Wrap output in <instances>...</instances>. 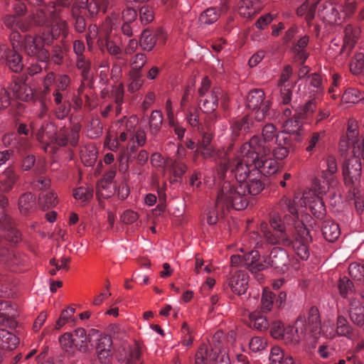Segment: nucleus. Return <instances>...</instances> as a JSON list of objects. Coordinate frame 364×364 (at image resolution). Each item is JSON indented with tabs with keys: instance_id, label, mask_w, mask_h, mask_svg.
Returning a JSON list of instances; mask_svg holds the SVG:
<instances>
[{
	"instance_id": "obj_1",
	"label": "nucleus",
	"mask_w": 364,
	"mask_h": 364,
	"mask_svg": "<svg viewBox=\"0 0 364 364\" xmlns=\"http://www.w3.org/2000/svg\"><path fill=\"white\" fill-rule=\"evenodd\" d=\"M242 158L228 156L221 161L217 171L216 183L218 186V205L220 202L235 210H242L247 206V195L250 194L249 182L254 165L241 151Z\"/></svg>"
},
{
	"instance_id": "obj_2",
	"label": "nucleus",
	"mask_w": 364,
	"mask_h": 364,
	"mask_svg": "<svg viewBox=\"0 0 364 364\" xmlns=\"http://www.w3.org/2000/svg\"><path fill=\"white\" fill-rule=\"evenodd\" d=\"M299 220L295 200L284 196L270 213L269 223L272 230L266 226L261 227L262 237L269 245L289 247L291 242L288 226L293 225L295 228V223Z\"/></svg>"
},
{
	"instance_id": "obj_3",
	"label": "nucleus",
	"mask_w": 364,
	"mask_h": 364,
	"mask_svg": "<svg viewBox=\"0 0 364 364\" xmlns=\"http://www.w3.org/2000/svg\"><path fill=\"white\" fill-rule=\"evenodd\" d=\"M242 152L247 157L248 161L254 165L253 171L250 175L249 182V191L251 192L252 196L259 194L264 189V183L261 178L262 175L264 176H271L275 173L278 169L279 166L277 162L270 158L267 157L269 153H263L248 150Z\"/></svg>"
},
{
	"instance_id": "obj_4",
	"label": "nucleus",
	"mask_w": 364,
	"mask_h": 364,
	"mask_svg": "<svg viewBox=\"0 0 364 364\" xmlns=\"http://www.w3.org/2000/svg\"><path fill=\"white\" fill-rule=\"evenodd\" d=\"M66 23L63 22L61 27H53L51 31L43 32L36 36L26 35L21 43V47L25 53L35 59L47 62L50 58V52L46 48L53 44L54 41L58 38L59 34L65 28Z\"/></svg>"
},
{
	"instance_id": "obj_5",
	"label": "nucleus",
	"mask_w": 364,
	"mask_h": 364,
	"mask_svg": "<svg viewBox=\"0 0 364 364\" xmlns=\"http://www.w3.org/2000/svg\"><path fill=\"white\" fill-rule=\"evenodd\" d=\"M284 135L277 134L276 127L272 124H267L263 127L262 136H253L248 142L245 143L242 146V151L252 150L253 152L260 151L270 153L272 146L282 140Z\"/></svg>"
},
{
	"instance_id": "obj_6",
	"label": "nucleus",
	"mask_w": 364,
	"mask_h": 364,
	"mask_svg": "<svg viewBox=\"0 0 364 364\" xmlns=\"http://www.w3.org/2000/svg\"><path fill=\"white\" fill-rule=\"evenodd\" d=\"M311 241L309 230L305 227L302 221L295 223V232L293 238L291 237L289 247H291L298 257L303 260H306L309 257V243Z\"/></svg>"
},
{
	"instance_id": "obj_7",
	"label": "nucleus",
	"mask_w": 364,
	"mask_h": 364,
	"mask_svg": "<svg viewBox=\"0 0 364 364\" xmlns=\"http://www.w3.org/2000/svg\"><path fill=\"white\" fill-rule=\"evenodd\" d=\"M38 6L35 12L29 16L30 23H28L29 27L32 25L38 26H48L59 16L60 9L63 6H58L54 1L53 6L43 4V1L38 5H33Z\"/></svg>"
},
{
	"instance_id": "obj_8",
	"label": "nucleus",
	"mask_w": 364,
	"mask_h": 364,
	"mask_svg": "<svg viewBox=\"0 0 364 364\" xmlns=\"http://www.w3.org/2000/svg\"><path fill=\"white\" fill-rule=\"evenodd\" d=\"M220 100L221 107L225 110L228 109L227 102L228 97L220 87H213L206 97L201 98L199 102L200 109L205 113H212L215 111Z\"/></svg>"
},
{
	"instance_id": "obj_9",
	"label": "nucleus",
	"mask_w": 364,
	"mask_h": 364,
	"mask_svg": "<svg viewBox=\"0 0 364 364\" xmlns=\"http://www.w3.org/2000/svg\"><path fill=\"white\" fill-rule=\"evenodd\" d=\"M306 333V318L299 316L295 321L294 326H288L285 327L281 340L287 345L295 346L304 338Z\"/></svg>"
},
{
	"instance_id": "obj_10",
	"label": "nucleus",
	"mask_w": 364,
	"mask_h": 364,
	"mask_svg": "<svg viewBox=\"0 0 364 364\" xmlns=\"http://www.w3.org/2000/svg\"><path fill=\"white\" fill-rule=\"evenodd\" d=\"M362 174V163L358 157L348 159L343 166V176L345 184L353 187L359 181Z\"/></svg>"
},
{
	"instance_id": "obj_11",
	"label": "nucleus",
	"mask_w": 364,
	"mask_h": 364,
	"mask_svg": "<svg viewBox=\"0 0 364 364\" xmlns=\"http://www.w3.org/2000/svg\"><path fill=\"white\" fill-rule=\"evenodd\" d=\"M259 252L256 250L251 251L249 254L240 256L232 255L230 258L232 265H244L252 273H257L264 269L265 264L259 262Z\"/></svg>"
},
{
	"instance_id": "obj_12",
	"label": "nucleus",
	"mask_w": 364,
	"mask_h": 364,
	"mask_svg": "<svg viewBox=\"0 0 364 364\" xmlns=\"http://www.w3.org/2000/svg\"><path fill=\"white\" fill-rule=\"evenodd\" d=\"M348 314L355 325H364V294H355L350 298Z\"/></svg>"
},
{
	"instance_id": "obj_13",
	"label": "nucleus",
	"mask_w": 364,
	"mask_h": 364,
	"mask_svg": "<svg viewBox=\"0 0 364 364\" xmlns=\"http://www.w3.org/2000/svg\"><path fill=\"white\" fill-rule=\"evenodd\" d=\"M166 40V34L162 29H157L154 33L145 29L141 35L139 46L144 50L151 51L157 42L163 44Z\"/></svg>"
},
{
	"instance_id": "obj_14",
	"label": "nucleus",
	"mask_w": 364,
	"mask_h": 364,
	"mask_svg": "<svg viewBox=\"0 0 364 364\" xmlns=\"http://www.w3.org/2000/svg\"><path fill=\"white\" fill-rule=\"evenodd\" d=\"M25 9L26 6L23 4H16L14 6V10L17 16L6 15L4 19L6 26L14 31L18 28L22 31H28L29 29V25L23 22L20 18V16L24 14Z\"/></svg>"
},
{
	"instance_id": "obj_15",
	"label": "nucleus",
	"mask_w": 364,
	"mask_h": 364,
	"mask_svg": "<svg viewBox=\"0 0 364 364\" xmlns=\"http://www.w3.org/2000/svg\"><path fill=\"white\" fill-rule=\"evenodd\" d=\"M265 264L264 268L271 266L275 269L283 270L289 263V257L287 252L281 247H274L269 257L262 262Z\"/></svg>"
},
{
	"instance_id": "obj_16",
	"label": "nucleus",
	"mask_w": 364,
	"mask_h": 364,
	"mask_svg": "<svg viewBox=\"0 0 364 364\" xmlns=\"http://www.w3.org/2000/svg\"><path fill=\"white\" fill-rule=\"evenodd\" d=\"M291 70L292 68L290 65L285 66V68L283 73L281 74L279 80L278 82V85L280 87L281 102L284 105H288L291 100V89L294 87V85H290L289 83L287 84L291 76Z\"/></svg>"
},
{
	"instance_id": "obj_17",
	"label": "nucleus",
	"mask_w": 364,
	"mask_h": 364,
	"mask_svg": "<svg viewBox=\"0 0 364 364\" xmlns=\"http://www.w3.org/2000/svg\"><path fill=\"white\" fill-rule=\"evenodd\" d=\"M226 284L233 293L242 295L248 288V275L244 271L236 272L228 279Z\"/></svg>"
},
{
	"instance_id": "obj_18",
	"label": "nucleus",
	"mask_w": 364,
	"mask_h": 364,
	"mask_svg": "<svg viewBox=\"0 0 364 364\" xmlns=\"http://www.w3.org/2000/svg\"><path fill=\"white\" fill-rule=\"evenodd\" d=\"M98 331L95 329H91L89 334L87 335L86 331L82 328H78L72 333L74 346L82 353L88 351L87 343H90V336H93L98 334Z\"/></svg>"
},
{
	"instance_id": "obj_19",
	"label": "nucleus",
	"mask_w": 364,
	"mask_h": 364,
	"mask_svg": "<svg viewBox=\"0 0 364 364\" xmlns=\"http://www.w3.org/2000/svg\"><path fill=\"white\" fill-rule=\"evenodd\" d=\"M301 116L295 114L294 118L287 119L284 123V129L286 134H289L287 136L296 142L301 141V131L302 127Z\"/></svg>"
},
{
	"instance_id": "obj_20",
	"label": "nucleus",
	"mask_w": 364,
	"mask_h": 364,
	"mask_svg": "<svg viewBox=\"0 0 364 364\" xmlns=\"http://www.w3.org/2000/svg\"><path fill=\"white\" fill-rule=\"evenodd\" d=\"M112 340L107 335H100L97 339L96 351L101 362H107L112 356Z\"/></svg>"
},
{
	"instance_id": "obj_21",
	"label": "nucleus",
	"mask_w": 364,
	"mask_h": 364,
	"mask_svg": "<svg viewBox=\"0 0 364 364\" xmlns=\"http://www.w3.org/2000/svg\"><path fill=\"white\" fill-rule=\"evenodd\" d=\"M345 37L343 40V45L341 48L340 53L348 56L352 49L354 48L357 40L358 39L360 31L352 26L348 25L345 28Z\"/></svg>"
},
{
	"instance_id": "obj_22",
	"label": "nucleus",
	"mask_w": 364,
	"mask_h": 364,
	"mask_svg": "<svg viewBox=\"0 0 364 364\" xmlns=\"http://www.w3.org/2000/svg\"><path fill=\"white\" fill-rule=\"evenodd\" d=\"M309 329L312 336L317 337L323 331L318 309L312 306L308 313L307 321L306 320V328Z\"/></svg>"
},
{
	"instance_id": "obj_23",
	"label": "nucleus",
	"mask_w": 364,
	"mask_h": 364,
	"mask_svg": "<svg viewBox=\"0 0 364 364\" xmlns=\"http://www.w3.org/2000/svg\"><path fill=\"white\" fill-rule=\"evenodd\" d=\"M262 5L259 0H241L238 3V13L246 18H250L257 14Z\"/></svg>"
},
{
	"instance_id": "obj_24",
	"label": "nucleus",
	"mask_w": 364,
	"mask_h": 364,
	"mask_svg": "<svg viewBox=\"0 0 364 364\" xmlns=\"http://www.w3.org/2000/svg\"><path fill=\"white\" fill-rule=\"evenodd\" d=\"M57 133L56 126L51 123H46L41 126L36 133V139L43 144L50 145L53 142L55 134Z\"/></svg>"
},
{
	"instance_id": "obj_25",
	"label": "nucleus",
	"mask_w": 364,
	"mask_h": 364,
	"mask_svg": "<svg viewBox=\"0 0 364 364\" xmlns=\"http://www.w3.org/2000/svg\"><path fill=\"white\" fill-rule=\"evenodd\" d=\"M222 6L220 9L217 7H210L201 13L199 21L201 24H212L215 23L220 16L221 13L228 10L226 1L221 3Z\"/></svg>"
},
{
	"instance_id": "obj_26",
	"label": "nucleus",
	"mask_w": 364,
	"mask_h": 364,
	"mask_svg": "<svg viewBox=\"0 0 364 364\" xmlns=\"http://www.w3.org/2000/svg\"><path fill=\"white\" fill-rule=\"evenodd\" d=\"M353 333V328L348 321L347 318L342 316L338 315L336 319V331H331L327 336L333 338L336 334L339 336L350 337Z\"/></svg>"
},
{
	"instance_id": "obj_27",
	"label": "nucleus",
	"mask_w": 364,
	"mask_h": 364,
	"mask_svg": "<svg viewBox=\"0 0 364 364\" xmlns=\"http://www.w3.org/2000/svg\"><path fill=\"white\" fill-rule=\"evenodd\" d=\"M321 0H305L297 9L296 14L299 16L304 17L308 23L314 18L316 8Z\"/></svg>"
},
{
	"instance_id": "obj_28",
	"label": "nucleus",
	"mask_w": 364,
	"mask_h": 364,
	"mask_svg": "<svg viewBox=\"0 0 364 364\" xmlns=\"http://www.w3.org/2000/svg\"><path fill=\"white\" fill-rule=\"evenodd\" d=\"M307 198V193H304V205L309 207L312 215H314L316 218H322L326 213V208L322 199L317 196L315 197L311 201H306Z\"/></svg>"
},
{
	"instance_id": "obj_29",
	"label": "nucleus",
	"mask_w": 364,
	"mask_h": 364,
	"mask_svg": "<svg viewBox=\"0 0 364 364\" xmlns=\"http://www.w3.org/2000/svg\"><path fill=\"white\" fill-rule=\"evenodd\" d=\"M14 73H20L24 66L22 56L15 50L10 49L4 64Z\"/></svg>"
},
{
	"instance_id": "obj_30",
	"label": "nucleus",
	"mask_w": 364,
	"mask_h": 364,
	"mask_svg": "<svg viewBox=\"0 0 364 364\" xmlns=\"http://www.w3.org/2000/svg\"><path fill=\"white\" fill-rule=\"evenodd\" d=\"M44 171L45 167L43 164L38 162L35 168H33V173L36 175V178H34L31 182L32 188L34 190H44L50 186V180L46 177L40 176L44 173Z\"/></svg>"
},
{
	"instance_id": "obj_31",
	"label": "nucleus",
	"mask_w": 364,
	"mask_h": 364,
	"mask_svg": "<svg viewBox=\"0 0 364 364\" xmlns=\"http://www.w3.org/2000/svg\"><path fill=\"white\" fill-rule=\"evenodd\" d=\"M18 343L19 338L15 334L6 329L0 328V350H14Z\"/></svg>"
},
{
	"instance_id": "obj_32",
	"label": "nucleus",
	"mask_w": 364,
	"mask_h": 364,
	"mask_svg": "<svg viewBox=\"0 0 364 364\" xmlns=\"http://www.w3.org/2000/svg\"><path fill=\"white\" fill-rule=\"evenodd\" d=\"M4 179L0 181V193L9 191L18 179V175L13 166L7 167L3 172Z\"/></svg>"
},
{
	"instance_id": "obj_33",
	"label": "nucleus",
	"mask_w": 364,
	"mask_h": 364,
	"mask_svg": "<svg viewBox=\"0 0 364 364\" xmlns=\"http://www.w3.org/2000/svg\"><path fill=\"white\" fill-rule=\"evenodd\" d=\"M252 126V121L247 116L235 120L231 125L232 138L235 139L241 134L248 132Z\"/></svg>"
},
{
	"instance_id": "obj_34",
	"label": "nucleus",
	"mask_w": 364,
	"mask_h": 364,
	"mask_svg": "<svg viewBox=\"0 0 364 364\" xmlns=\"http://www.w3.org/2000/svg\"><path fill=\"white\" fill-rule=\"evenodd\" d=\"M9 88L13 92L14 96L20 100L28 101L32 97L31 88L16 80H14Z\"/></svg>"
},
{
	"instance_id": "obj_35",
	"label": "nucleus",
	"mask_w": 364,
	"mask_h": 364,
	"mask_svg": "<svg viewBox=\"0 0 364 364\" xmlns=\"http://www.w3.org/2000/svg\"><path fill=\"white\" fill-rule=\"evenodd\" d=\"M196 152L200 154L204 159H212L220 165L221 161H224L225 158L228 157L226 151L216 150L212 146L201 147V149H196Z\"/></svg>"
},
{
	"instance_id": "obj_36",
	"label": "nucleus",
	"mask_w": 364,
	"mask_h": 364,
	"mask_svg": "<svg viewBox=\"0 0 364 364\" xmlns=\"http://www.w3.org/2000/svg\"><path fill=\"white\" fill-rule=\"evenodd\" d=\"M267 102L269 101H264V92L261 89H255L250 91L246 97L247 107L252 110L257 109L264 102Z\"/></svg>"
},
{
	"instance_id": "obj_37",
	"label": "nucleus",
	"mask_w": 364,
	"mask_h": 364,
	"mask_svg": "<svg viewBox=\"0 0 364 364\" xmlns=\"http://www.w3.org/2000/svg\"><path fill=\"white\" fill-rule=\"evenodd\" d=\"M291 139L286 136H283L282 140H279L275 147L272 146L271 151L275 159L278 160L284 159L289 154V148L291 146Z\"/></svg>"
},
{
	"instance_id": "obj_38",
	"label": "nucleus",
	"mask_w": 364,
	"mask_h": 364,
	"mask_svg": "<svg viewBox=\"0 0 364 364\" xmlns=\"http://www.w3.org/2000/svg\"><path fill=\"white\" fill-rule=\"evenodd\" d=\"M322 233L327 241L333 242L340 236V228L336 223L326 220L323 223Z\"/></svg>"
},
{
	"instance_id": "obj_39",
	"label": "nucleus",
	"mask_w": 364,
	"mask_h": 364,
	"mask_svg": "<svg viewBox=\"0 0 364 364\" xmlns=\"http://www.w3.org/2000/svg\"><path fill=\"white\" fill-rule=\"evenodd\" d=\"M215 359L213 350L210 349L205 344H202L199 347L195 356L196 364H212L213 360Z\"/></svg>"
},
{
	"instance_id": "obj_40",
	"label": "nucleus",
	"mask_w": 364,
	"mask_h": 364,
	"mask_svg": "<svg viewBox=\"0 0 364 364\" xmlns=\"http://www.w3.org/2000/svg\"><path fill=\"white\" fill-rule=\"evenodd\" d=\"M249 326L260 331H265L269 326L268 320L262 315L261 311H254L249 316Z\"/></svg>"
},
{
	"instance_id": "obj_41",
	"label": "nucleus",
	"mask_w": 364,
	"mask_h": 364,
	"mask_svg": "<svg viewBox=\"0 0 364 364\" xmlns=\"http://www.w3.org/2000/svg\"><path fill=\"white\" fill-rule=\"evenodd\" d=\"M36 204V197L31 193L27 192L21 196L18 200V208L22 214L26 215L33 210Z\"/></svg>"
},
{
	"instance_id": "obj_42",
	"label": "nucleus",
	"mask_w": 364,
	"mask_h": 364,
	"mask_svg": "<svg viewBox=\"0 0 364 364\" xmlns=\"http://www.w3.org/2000/svg\"><path fill=\"white\" fill-rule=\"evenodd\" d=\"M58 203V196L53 191H42L38 196V205L43 210L55 207Z\"/></svg>"
},
{
	"instance_id": "obj_43",
	"label": "nucleus",
	"mask_w": 364,
	"mask_h": 364,
	"mask_svg": "<svg viewBox=\"0 0 364 364\" xmlns=\"http://www.w3.org/2000/svg\"><path fill=\"white\" fill-rule=\"evenodd\" d=\"M338 287L341 295L344 298H348L350 301V297H353L354 294H360L359 292L354 291V287L352 282L344 277L338 281Z\"/></svg>"
},
{
	"instance_id": "obj_44",
	"label": "nucleus",
	"mask_w": 364,
	"mask_h": 364,
	"mask_svg": "<svg viewBox=\"0 0 364 364\" xmlns=\"http://www.w3.org/2000/svg\"><path fill=\"white\" fill-rule=\"evenodd\" d=\"M275 294L268 289H264L261 296L260 310L262 313L269 312L274 305Z\"/></svg>"
},
{
	"instance_id": "obj_45",
	"label": "nucleus",
	"mask_w": 364,
	"mask_h": 364,
	"mask_svg": "<svg viewBox=\"0 0 364 364\" xmlns=\"http://www.w3.org/2000/svg\"><path fill=\"white\" fill-rule=\"evenodd\" d=\"M8 225H2L0 229L5 232L4 236L9 242L17 243L21 240V234L14 226L11 220L8 223Z\"/></svg>"
},
{
	"instance_id": "obj_46",
	"label": "nucleus",
	"mask_w": 364,
	"mask_h": 364,
	"mask_svg": "<svg viewBox=\"0 0 364 364\" xmlns=\"http://www.w3.org/2000/svg\"><path fill=\"white\" fill-rule=\"evenodd\" d=\"M321 177L323 178V181L318 178L314 179L313 181V188L314 190L315 194L317 195L325 193L328 188V186L333 181L327 176L326 172H322Z\"/></svg>"
},
{
	"instance_id": "obj_47",
	"label": "nucleus",
	"mask_w": 364,
	"mask_h": 364,
	"mask_svg": "<svg viewBox=\"0 0 364 364\" xmlns=\"http://www.w3.org/2000/svg\"><path fill=\"white\" fill-rule=\"evenodd\" d=\"M73 196L75 199L80 200L81 203H87L93 196V190L89 186H80L73 191Z\"/></svg>"
},
{
	"instance_id": "obj_48",
	"label": "nucleus",
	"mask_w": 364,
	"mask_h": 364,
	"mask_svg": "<svg viewBox=\"0 0 364 364\" xmlns=\"http://www.w3.org/2000/svg\"><path fill=\"white\" fill-rule=\"evenodd\" d=\"M72 17L74 20L75 29L77 33H83L87 27V23L85 18V13L77 11L76 9L71 10Z\"/></svg>"
},
{
	"instance_id": "obj_49",
	"label": "nucleus",
	"mask_w": 364,
	"mask_h": 364,
	"mask_svg": "<svg viewBox=\"0 0 364 364\" xmlns=\"http://www.w3.org/2000/svg\"><path fill=\"white\" fill-rule=\"evenodd\" d=\"M347 141L346 146H353V149H358V151H361L364 147V141L363 139L360 136L359 131L353 132H347ZM354 153H356V151L353 150Z\"/></svg>"
},
{
	"instance_id": "obj_50",
	"label": "nucleus",
	"mask_w": 364,
	"mask_h": 364,
	"mask_svg": "<svg viewBox=\"0 0 364 364\" xmlns=\"http://www.w3.org/2000/svg\"><path fill=\"white\" fill-rule=\"evenodd\" d=\"M348 273L354 280L364 283V261L361 264L351 263L348 267Z\"/></svg>"
},
{
	"instance_id": "obj_51",
	"label": "nucleus",
	"mask_w": 364,
	"mask_h": 364,
	"mask_svg": "<svg viewBox=\"0 0 364 364\" xmlns=\"http://www.w3.org/2000/svg\"><path fill=\"white\" fill-rule=\"evenodd\" d=\"M26 262L27 258L26 256L18 252H12V256L10 257L7 266L12 268L14 271H16L23 267Z\"/></svg>"
},
{
	"instance_id": "obj_52",
	"label": "nucleus",
	"mask_w": 364,
	"mask_h": 364,
	"mask_svg": "<svg viewBox=\"0 0 364 364\" xmlns=\"http://www.w3.org/2000/svg\"><path fill=\"white\" fill-rule=\"evenodd\" d=\"M129 90L132 92L137 91L144 84L141 73L139 70H131Z\"/></svg>"
},
{
	"instance_id": "obj_53",
	"label": "nucleus",
	"mask_w": 364,
	"mask_h": 364,
	"mask_svg": "<svg viewBox=\"0 0 364 364\" xmlns=\"http://www.w3.org/2000/svg\"><path fill=\"white\" fill-rule=\"evenodd\" d=\"M109 7V6H102L100 0H92L91 2H89L87 6L85 7V15L87 12L90 16L93 17L96 16L100 11H102L105 14Z\"/></svg>"
},
{
	"instance_id": "obj_54",
	"label": "nucleus",
	"mask_w": 364,
	"mask_h": 364,
	"mask_svg": "<svg viewBox=\"0 0 364 364\" xmlns=\"http://www.w3.org/2000/svg\"><path fill=\"white\" fill-rule=\"evenodd\" d=\"M76 66L82 71V77L87 79L91 67L90 59L86 58L85 55L76 57Z\"/></svg>"
},
{
	"instance_id": "obj_55",
	"label": "nucleus",
	"mask_w": 364,
	"mask_h": 364,
	"mask_svg": "<svg viewBox=\"0 0 364 364\" xmlns=\"http://www.w3.org/2000/svg\"><path fill=\"white\" fill-rule=\"evenodd\" d=\"M162 113L159 110H154L151 112L149 119V126L153 134L156 133L162 124Z\"/></svg>"
},
{
	"instance_id": "obj_56",
	"label": "nucleus",
	"mask_w": 364,
	"mask_h": 364,
	"mask_svg": "<svg viewBox=\"0 0 364 364\" xmlns=\"http://www.w3.org/2000/svg\"><path fill=\"white\" fill-rule=\"evenodd\" d=\"M8 205L7 198L0 193V227L8 225V223L11 220L7 213L6 207Z\"/></svg>"
},
{
	"instance_id": "obj_57",
	"label": "nucleus",
	"mask_w": 364,
	"mask_h": 364,
	"mask_svg": "<svg viewBox=\"0 0 364 364\" xmlns=\"http://www.w3.org/2000/svg\"><path fill=\"white\" fill-rule=\"evenodd\" d=\"M170 168L176 181L181 179L187 171V166L178 160L173 161Z\"/></svg>"
},
{
	"instance_id": "obj_58",
	"label": "nucleus",
	"mask_w": 364,
	"mask_h": 364,
	"mask_svg": "<svg viewBox=\"0 0 364 364\" xmlns=\"http://www.w3.org/2000/svg\"><path fill=\"white\" fill-rule=\"evenodd\" d=\"M324 131L312 133L309 139L308 146H306V150L309 153H312L315 150L316 147L319 146L320 141L324 137Z\"/></svg>"
},
{
	"instance_id": "obj_59",
	"label": "nucleus",
	"mask_w": 364,
	"mask_h": 364,
	"mask_svg": "<svg viewBox=\"0 0 364 364\" xmlns=\"http://www.w3.org/2000/svg\"><path fill=\"white\" fill-rule=\"evenodd\" d=\"M105 46L110 55L114 56L118 60L123 59V53L122 49L109 38L105 40Z\"/></svg>"
},
{
	"instance_id": "obj_60",
	"label": "nucleus",
	"mask_w": 364,
	"mask_h": 364,
	"mask_svg": "<svg viewBox=\"0 0 364 364\" xmlns=\"http://www.w3.org/2000/svg\"><path fill=\"white\" fill-rule=\"evenodd\" d=\"M360 99V93L354 88L347 89L342 95V101L345 103H355Z\"/></svg>"
},
{
	"instance_id": "obj_61",
	"label": "nucleus",
	"mask_w": 364,
	"mask_h": 364,
	"mask_svg": "<svg viewBox=\"0 0 364 364\" xmlns=\"http://www.w3.org/2000/svg\"><path fill=\"white\" fill-rule=\"evenodd\" d=\"M75 312V309L73 307H70L67 309L63 310L61 312L60 316L55 323V328L60 329L63 325L69 321V320L73 316Z\"/></svg>"
},
{
	"instance_id": "obj_62",
	"label": "nucleus",
	"mask_w": 364,
	"mask_h": 364,
	"mask_svg": "<svg viewBox=\"0 0 364 364\" xmlns=\"http://www.w3.org/2000/svg\"><path fill=\"white\" fill-rule=\"evenodd\" d=\"M50 60L56 64L61 65L63 61V52L61 46L58 44H55L50 53Z\"/></svg>"
},
{
	"instance_id": "obj_63",
	"label": "nucleus",
	"mask_w": 364,
	"mask_h": 364,
	"mask_svg": "<svg viewBox=\"0 0 364 364\" xmlns=\"http://www.w3.org/2000/svg\"><path fill=\"white\" fill-rule=\"evenodd\" d=\"M55 115L58 119H65L70 113V103L68 101H64V103L55 105Z\"/></svg>"
},
{
	"instance_id": "obj_64",
	"label": "nucleus",
	"mask_w": 364,
	"mask_h": 364,
	"mask_svg": "<svg viewBox=\"0 0 364 364\" xmlns=\"http://www.w3.org/2000/svg\"><path fill=\"white\" fill-rule=\"evenodd\" d=\"M140 20L142 23L147 24L154 18V11L149 6H143L139 10Z\"/></svg>"
}]
</instances>
